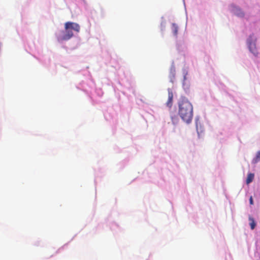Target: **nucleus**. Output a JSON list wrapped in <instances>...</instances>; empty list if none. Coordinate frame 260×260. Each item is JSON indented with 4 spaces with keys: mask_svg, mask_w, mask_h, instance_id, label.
Returning a JSON list of instances; mask_svg holds the SVG:
<instances>
[{
    "mask_svg": "<svg viewBox=\"0 0 260 260\" xmlns=\"http://www.w3.org/2000/svg\"><path fill=\"white\" fill-rule=\"evenodd\" d=\"M196 128H197V131H198V126L197 124H196Z\"/></svg>",
    "mask_w": 260,
    "mask_h": 260,
    "instance_id": "nucleus-10",
    "label": "nucleus"
},
{
    "mask_svg": "<svg viewBox=\"0 0 260 260\" xmlns=\"http://www.w3.org/2000/svg\"><path fill=\"white\" fill-rule=\"evenodd\" d=\"M173 94V93L171 91H169L168 93V101L167 102V106L169 107H171L172 103Z\"/></svg>",
    "mask_w": 260,
    "mask_h": 260,
    "instance_id": "nucleus-5",
    "label": "nucleus"
},
{
    "mask_svg": "<svg viewBox=\"0 0 260 260\" xmlns=\"http://www.w3.org/2000/svg\"><path fill=\"white\" fill-rule=\"evenodd\" d=\"M259 160H260V151H258L257 152L255 157L254 158H253V159L252 160V163L253 164H256Z\"/></svg>",
    "mask_w": 260,
    "mask_h": 260,
    "instance_id": "nucleus-7",
    "label": "nucleus"
},
{
    "mask_svg": "<svg viewBox=\"0 0 260 260\" xmlns=\"http://www.w3.org/2000/svg\"><path fill=\"white\" fill-rule=\"evenodd\" d=\"M172 30H173V32L174 33V35L177 36L178 29H177V26L176 25H175L174 24H173Z\"/></svg>",
    "mask_w": 260,
    "mask_h": 260,
    "instance_id": "nucleus-8",
    "label": "nucleus"
},
{
    "mask_svg": "<svg viewBox=\"0 0 260 260\" xmlns=\"http://www.w3.org/2000/svg\"><path fill=\"white\" fill-rule=\"evenodd\" d=\"M193 108L190 103L185 98H182L180 103V117L186 123L191 121Z\"/></svg>",
    "mask_w": 260,
    "mask_h": 260,
    "instance_id": "nucleus-1",
    "label": "nucleus"
},
{
    "mask_svg": "<svg viewBox=\"0 0 260 260\" xmlns=\"http://www.w3.org/2000/svg\"><path fill=\"white\" fill-rule=\"evenodd\" d=\"M64 31H62V35L58 37V40L60 41H67L72 38L74 34L73 31L78 33L80 30V25L76 23L68 21L64 24Z\"/></svg>",
    "mask_w": 260,
    "mask_h": 260,
    "instance_id": "nucleus-2",
    "label": "nucleus"
},
{
    "mask_svg": "<svg viewBox=\"0 0 260 260\" xmlns=\"http://www.w3.org/2000/svg\"><path fill=\"white\" fill-rule=\"evenodd\" d=\"M249 224L251 228V230H253L255 226H256V223L255 222V220L253 217L251 216L249 217Z\"/></svg>",
    "mask_w": 260,
    "mask_h": 260,
    "instance_id": "nucleus-6",
    "label": "nucleus"
},
{
    "mask_svg": "<svg viewBox=\"0 0 260 260\" xmlns=\"http://www.w3.org/2000/svg\"><path fill=\"white\" fill-rule=\"evenodd\" d=\"M254 177V174L253 173H248L246 180V184H249V183H250L253 181Z\"/></svg>",
    "mask_w": 260,
    "mask_h": 260,
    "instance_id": "nucleus-4",
    "label": "nucleus"
},
{
    "mask_svg": "<svg viewBox=\"0 0 260 260\" xmlns=\"http://www.w3.org/2000/svg\"><path fill=\"white\" fill-rule=\"evenodd\" d=\"M183 80L182 82L183 88L185 89H188L190 85L189 77L188 75V72L186 70H183Z\"/></svg>",
    "mask_w": 260,
    "mask_h": 260,
    "instance_id": "nucleus-3",
    "label": "nucleus"
},
{
    "mask_svg": "<svg viewBox=\"0 0 260 260\" xmlns=\"http://www.w3.org/2000/svg\"><path fill=\"white\" fill-rule=\"evenodd\" d=\"M249 203H250V205H253V199H252V196H251L250 197Z\"/></svg>",
    "mask_w": 260,
    "mask_h": 260,
    "instance_id": "nucleus-9",
    "label": "nucleus"
},
{
    "mask_svg": "<svg viewBox=\"0 0 260 260\" xmlns=\"http://www.w3.org/2000/svg\"><path fill=\"white\" fill-rule=\"evenodd\" d=\"M253 53V54H256L257 53V52L255 53L254 52Z\"/></svg>",
    "mask_w": 260,
    "mask_h": 260,
    "instance_id": "nucleus-11",
    "label": "nucleus"
}]
</instances>
